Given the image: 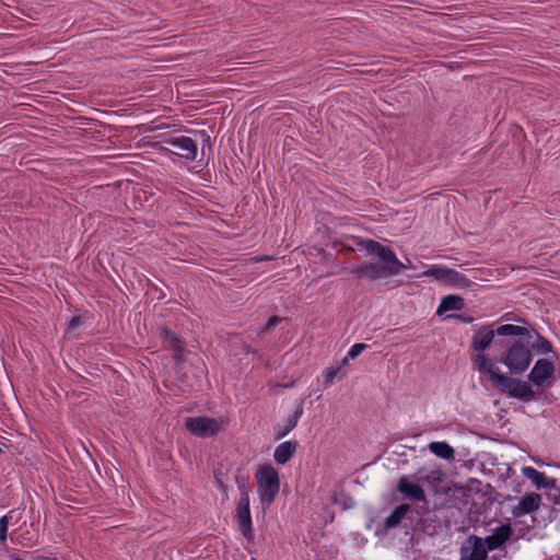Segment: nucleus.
Listing matches in <instances>:
<instances>
[{"label": "nucleus", "instance_id": "obj_1", "mask_svg": "<svg viewBox=\"0 0 560 560\" xmlns=\"http://www.w3.org/2000/svg\"><path fill=\"white\" fill-rule=\"evenodd\" d=\"M359 249H365L370 255L377 256L381 262H366L351 268V272L358 279L371 281L387 278L400 273L405 265L397 258L389 246H385L374 240L353 238Z\"/></svg>", "mask_w": 560, "mask_h": 560}, {"label": "nucleus", "instance_id": "obj_2", "mask_svg": "<svg viewBox=\"0 0 560 560\" xmlns=\"http://www.w3.org/2000/svg\"><path fill=\"white\" fill-rule=\"evenodd\" d=\"M470 360L479 373L488 375L489 381L500 393L526 402L536 398L535 392L527 382L502 374L488 355L471 354Z\"/></svg>", "mask_w": 560, "mask_h": 560}, {"label": "nucleus", "instance_id": "obj_3", "mask_svg": "<svg viewBox=\"0 0 560 560\" xmlns=\"http://www.w3.org/2000/svg\"><path fill=\"white\" fill-rule=\"evenodd\" d=\"M470 360L479 373L488 375L489 381L500 393L526 402L536 398L535 392L527 382L502 374L488 355L471 354Z\"/></svg>", "mask_w": 560, "mask_h": 560}, {"label": "nucleus", "instance_id": "obj_4", "mask_svg": "<svg viewBox=\"0 0 560 560\" xmlns=\"http://www.w3.org/2000/svg\"><path fill=\"white\" fill-rule=\"evenodd\" d=\"M470 360L479 373L488 375L489 381L500 393L526 402L536 398L535 392L527 382L502 374L488 355L471 354Z\"/></svg>", "mask_w": 560, "mask_h": 560}, {"label": "nucleus", "instance_id": "obj_5", "mask_svg": "<svg viewBox=\"0 0 560 560\" xmlns=\"http://www.w3.org/2000/svg\"><path fill=\"white\" fill-rule=\"evenodd\" d=\"M533 360L532 349L522 340H514L506 345L505 350L497 360L504 364L512 375L523 374Z\"/></svg>", "mask_w": 560, "mask_h": 560}, {"label": "nucleus", "instance_id": "obj_6", "mask_svg": "<svg viewBox=\"0 0 560 560\" xmlns=\"http://www.w3.org/2000/svg\"><path fill=\"white\" fill-rule=\"evenodd\" d=\"M257 492L262 504H271L280 489V479L277 469L270 464L260 466L256 474Z\"/></svg>", "mask_w": 560, "mask_h": 560}, {"label": "nucleus", "instance_id": "obj_7", "mask_svg": "<svg viewBox=\"0 0 560 560\" xmlns=\"http://www.w3.org/2000/svg\"><path fill=\"white\" fill-rule=\"evenodd\" d=\"M425 277H432L451 287L465 289L472 284V281L455 269L433 266L423 272Z\"/></svg>", "mask_w": 560, "mask_h": 560}, {"label": "nucleus", "instance_id": "obj_8", "mask_svg": "<svg viewBox=\"0 0 560 560\" xmlns=\"http://www.w3.org/2000/svg\"><path fill=\"white\" fill-rule=\"evenodd\" d=\"M185 428L198 438H212L221 431V423L207 416L188 417L185 419Z\"/></svg>", "mask_w": 560, "mask_h": 560}, {"label": "nucleus", "instance_id": "obj_9", "mask_svg": "<svg viewBox=\"0 0 560 560\" xmlns=\"http://www.w3.org/2000/svg\"><path fill=\"white\" fill-rule=\"evenodd\" d=\"M249 504L250 499H238L233 513V518L236 521L243 537L247 541L252 542L254 541L255 535Z\"/></svg>", "mask_w": 560, "mask_h": 560}, {"label": "nucleus", "instance_id": "obj_10", "mask_svg": "<svg viewBox=\"0 0 560 560\" xmlns=\"http://www.w3.org/2000/svg\"><path fill=\"white\" fill-rule=\"evenodd\" d=\"M163 143L166 145H170L172 148H175L177 151L173 152L177 156L188 160V161H195L198 153V145L196 140L186 137V136H178V137H170L165 138L163 140Z\"/></svg>", "mask_w": 560, "mask_h": 560}, {"label": "nucleus", "instance_id": "obj_11", "mask_svg": "<svg viewBox=\"0 0 560 560\" xmlns=\"http://www.w3.org/2000/svg\"><path fill=\"white\" fill-rule=\"evenodd\" d=\"M483 545V538L477 535L468 536L460 545L459 560H487L488 552Z\"/></svg>", "mask_w": 560, "mask_h": 560}, {"label": "nucleus", "instance_id": "obj_12", "mask_svg": "<svg viewBox=\"0 0 560 560\" xmlns=\"http://www.w3.org/2000/svg\"><path fill=\"white\" fill-rule=\"evenodd\" d=\"M553 363L548 359H539L529 372L528 380L533 385L542 387L545 383L553 376Z\"/></svg>", "mask_w": 560, "mask_h": 560}, {"label": "nucleus", "instance_id": "obj_13", "mask_svg": "<svg viewBox=\"0 0 560 560\" xmlns=\"http://www.w3.org/2000/svg\"><path fill=\"white\" fill-rule=\"evenodd\" d=\"M497 335L495 329L490 325L481 326L471 338L470 349L475 354H485Z\"/></svg>", "mask_w": 560, "mask_h": 560}, {"label": "nucleus", "instance_id": "obj_14", "mask_svg": "<svg viewBox=\"0 0 560 560\" xmlns=\"http://www.w3.org/2000/svg\"><path fill=\"white\" fill-rule=\"evenodd\" d=\"M513 534L510 524H502L483 539L487 552L502 548Z\"/></svg>", "mask_w": 560, "mask_h": 560}, {"label": "nucleus", "instance_id": "obj_15", "mask_svg": "<svg viewBox=\"0 0 560 560\" xmlns=\"http://www.w3.org/2000/svg\"><path fill=\"white\" fill-rule=\"evenodd\" d=\"M303 400L298 404L295 410L292 415L288 417L283 424H277L273 427V438L275 440H281L287 436L296 425L299 419L303 415Z\"/></svg>", "mask_w": 560, "mask_h": 560}, {"label": "nucleus", "instance_id": "obj_16", "mask_svg": "<svg viewBox=\"0 0 560 560\" xmlns=\"http://www.w3.org/2000/svg\"><path fill=\"white\" fill-rule=\"evenodd\" d=\"M541 502V497L538 493L525 494L512 510V514L516 517L532 513L538 510Z\"/></svg>", "mask_w": 560, "mask_h": 560}, {"label": "nucleus", "instance_id": "obj_17", "mask_svg": "<svg viewBox=\"0 0 560 560\" xmlns=\"http://www.w3.org/2000/svg\"><path fill=\"white\" fill-rule=\"evenodd\" d=\"M398 491L404 494L405 498L415 501H424V490L415 482H410L406 476L401 477L398 482Z\"/></svg>", "mask_w": 560, "mask_h": 560}, {"label": "nucleus", "instance_id": "obj_18", "mask_svg": "<svg viewBox=\"0 0 560 560\" xmlns=\"http://www.w3.org/2000/svg\"><path fill=\"white\" fill-rule=\"evenodd\" d=\"M299 447L298 441H285L280 443L273 453V459L279 465L287 464L296 453Z\"/></svg>", "mask_w": 560, "mask_h": 560}, {"label": "nucleus", "instance_id": "obj_19", "mask_svg": "<svg viewBox=\"0 0 560 560\" xmlns=\"http://www.w3.org/2000/svg\"><path fill=\"white\" fill-rule=\"evenodd\" d=\"M523 472L537 488H549L550 491H555V488H557L555 479L548 478L544 472L533 467H525Z\"/></svg>", "mask_w": 560, "mask_h": 560}, {"label": "nucleus", "instance_id": "obj_20", "mask_svg": "<svg viewBox=\"0 0 560 560\" xmlns=\"http://www.w3.org/2000/svg\"><path fill=\"white\" fill-rule=\"evenodd\" d=\"M410 510L411 505L408 503H402L396 506L390 515L385 518L384 528L386 530L396 528Z\"/></svg>", "mask_w": 560, "mask_h": 560}, {"label": "nucleus", "instance_id": "obj_21", "mask_svg": "<svg viewBox=\"0 0 560 560\" xmlns=\"http://www.w3.org/2000/svg\"><path fill=\"white\" fill-rule=\"evenodd\" d=\"M158 335L163 342L164 348L170 350L185 345V341L173 330H171L167 326H160L158 328Z\"/></svg>", "mask_w": 560, "mask_h": 560}, {"label": "nucleus", "instance_id": "obj_22", "mask_svg": "<svg viewBox=\"0 0 560 560\" xmlns=\"http://www.w3.org/2000/svg\"><path fill=\"white\" fill-rule=\"evenodd\" d=\"M465 307V301L459 295H446L442 299L436 314L442 315L445 312L448 311H462Z\"/></svg>", "mask_w": 560, "mask_h": 560}, {"label": "nucleus", "instance_id": "obj_23", "mask_svg": "<svg viewBox=\"0 0 560 560\" xmlns=\"http://www.w3.org/2000/svg\"><path fill=\"white\" fill-rule=\"evenodd\" d=\"M547 500L552 503V506L545 520L549 523L560 522V489L555 488V491L548 492Z\"/></svg>", "mask_w": 560, "mask_h": 560}, {"label": "nucleus", "instance_id": "obj_24", "mask_svg": "<svg viewBox=\"0 0 560 560\" xmlns=\"http://www.w3.org/2000/svg\"><path fill=\"white\" fill-rule=\"evenodd\" d=\"M497 335L499 336H518V337H528L530 338V330L526 327L516 326L513 324H505L499 326L497 329Z\"/></svg>", "mask_w": 560, "mask_h": 560}, {"label": "nucleus", "instance_id": "obj_25", "mask_svg": "<svg viewBox=\"0 0 560 560\" xmlns=\"http://www.w3.org/2000/svg\"><path fill=\"white\" fill-rule=\"evenodd\" d=\"M429 450L442 459H452L455 453L454 448L446 442H431Z\"/></svg>", "mask_w": 560, "mask_h": 560}, {"label": "nucleus", "instance_id": "obj_26", "mask_svg": "<svg viewBox=\"0 0 560 560\" xmlns=\"http://www.w3.org/2000/svg\"><path fill=\"white\" fill-rule=\"evenodd\" d=\"M533 332L536 336V340L532 343V349L537 351L538 353H550L553 351L551 342L540 335L538 331L533 329Z\"/></svg>", "mask_w": 560, "mask_h": 560}, {"label": "nucleus", "instance_id": "obj_27", "mask_svg": "<svg viewBox=\"0 0 560 560\" xmlns=\"http://www.w3.org/2000/svg\"><path fill=\"white\" fill-rule=\"evenodd\" d=\"M235 482L240 491V499H249L252 492L249 477L247 475H237L235 477Z\"/></svg>", "mask_w": 560, "mask_h": 560}, {"label": "nucleus", "instance_id": "obj_28", "mask_svg": "<svg viewBox=\"0 0 560 560\" xmlns=\"http://www.w3.org/2000/svg\"><path fill=\"white\" fill-rule=\"evenodd\" d=\"M10 523V517L8 515H3L0 518V542L5 544L8 527Z\"/></svg>", "mask_w": 560, "mask_h": 560}, {"label": "nucleus", "instance_id": "obj_29", "mask_svg": "<svg viewBox=\"0 0 560 560\" xmlns=\"http://www.w3.org/2000/svg\"><path fill=\"white\" fill-rule=\"evenodd\" d=\"M173 351V360L176 364H182L185 362V345H182V346H178L174 349H172Z\"/></svg>", "mask_w": 560, "mask_h": 560}, {"label": "nucleus", "instance_id": "obj_30", "mask_svg": "<svg viewBox=\"0 0 560 560\" xmlns=\"http://www.w3.org/2000/svg\"><path fill=\"white\" fill-rule=\"evenodd\" d=\"M368 348L366 343H354L350 350L348 351L347 358L349 359H355L358 355L361 354L363 350Z\"/></svg>", "mask_w": 560, "mask_h": 560}, {"label": "nucleus", "instance_id": "obj_31", "mask_svg": "<svg viewBox=\"0 0 560 560\" xmlns=\"http://www.w3.org/2000/svg\"><path fill=\"white\" fill-rule=\"evenodd\" d=\"M281 320H282V318L277 315L269 317V319L265 324V327L262 328V332L270 331L276 326H278L281 323Z\"/></svg>", "mask_w": 560, "mask_h": 560}, {"label": "nucleus", "instance_id": "obj_32", "mask_svg": "<svg viewBox=\"0 0 560 560\" xmlns=\"http://www.w3.org/2000/svg\"><path fill=\"white\" fill-rule=\"evenodd\" d=\"M338 372H339V368H328L324 372L325 384L328 385V384L332 383L334 380L336 378Z\"/></svg>", "mask_w": 560, "mask_h": 560}, {"label": "nucleus", "instance_id": "obj_33", "mask_svg": "<svg viewBox=\"0 0 560 560\" xmlns=\"http://www.w3.org/2000/svg\"><path fill=\"white\" fill-rule=\"evenodd\" d=\"M198 135L201 137V152H205L206 147L211 150L210 136L205 130L198 131Z\"/></svg>", "mask_w": 560, "mask_h": 560}, {"label": "nucleus", "instance_id": "obj_34", "mask_svg": "<svg viewBox=\"0 0 560 560\" xmlns=\"http://www.w3.org/2000/svg\"><path fill=\"white\" fill-rule=\"evenodd\" d=\"M452 317H455L458 320H460L463 323H466V324H470V323L474 322V317L472 316H468V315H464V314L452 315Z\"/></svg>", "mask_w": 560, "mask_h": 560}, {"label": "nucleus", "instance_id": "obj_35", "mask_svg": "<svg viewBox=\"0 0 560 560\" xmlns=\"http://www.w3.org/2000/svg\"><path fill=\"white\" fill-rule=\"evenodd\" d=\"M81 324V317L80 316H73L69 322V328L73 329L78 327Z\"/></svg>", "mask_w": 560, "mask_h": 560}, {"label": "nucleus", "instance_id": "obj_36", "mask_svg": "<svg viewBox=\"0 0 560 560\" xmlns=\"http://www.w3.org/2000/svg\"><path fill=\"white\" fill-rule=\"evenodd\" d=\"M218 489L222 492H226V485L218 477H215Z\"/></svg>", "mask_w": 560, "mask_h": 560}, {"label": "nucleus", "instance_id": "obj_37", "mask_svg": "<svg viewBox=\"0 0 560 560\" xmlns=\"http://www.w3.org/2000/svg\"><path fill=\"white\" fill-rule=\"evenodd\" d=\"M10 558H11V560H24V559H22V558H21L20 556H18V555H11V556H10Z\"/></svg>", "mask_w": 560, "mask_h": 560}, {"label": "nucleus", "instance_id": "obj_38", "mask_svg": "<svg viewBox=\"0 0 560 560\" xmlns=\"http://www.w3.org/2000/svg\"><path fill=\"white\" fill-rule=\"evenodd\" d=\"M250 560H257V559H255V558H252Z\"/></svg>", "mask_w": 560, "mask_h": 560}, {"label": "nucleus", "instance_id": "obj_39", "mask_svg": "<svg viewBox=\"0 0 560 560\" xmlns=\"http://www.w3.org/2000/svg\"><path fill=\"white\" fill-rule=\"evenodd\" d=\"M56 560V559H55Z\"/></svg>", "mask_w": 560, "mask_h": 560}]
</instances>
